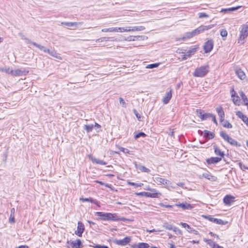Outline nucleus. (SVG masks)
I'll return each instance as SVG.
<instances>
[{"mask_svg":"<svg viewBox=\"0 0 248 248\" xmlns=\"http://www.w3.org/2000/svg\"><path fill=\"white\" fill-rule=\"evenodd\" d=\"M95 214L99 217H101V219L103 220H111V221H118V220H124L123 217H119L117 214H112L110 213H104L102 212H96Z\"/></svg>","mask_w":248,"mask_h":248,"instance_id":"f257e3e1","label":"nucleus"},{"mask_svg":"<svg viewBox=\"0 0 248 248\" xmlns=\"http://www.w3.org/2000/svg\"><path fill=\"white\" fill-rule=\"evenodd\" d=\"M209 69L208 65L201 66L195 69L193 75L195 77H203L208 73Z\"/></svg>","mask_w":248,"mask_h":248,"instance_id":"f03ea898","label":"nucleus"},{"mask_svg":"<svg viewBox=\"0 0 248 248\" xmlns=\"http://www.w3.org/2000/svg\"><path fill=\"white\" fill-rule=\"evenodd\" d=\"M248 36V25H243L242 26L240 31L239 38L238 41V43L240 44H244L245 42V39Z\"/></svg>","mask_w":248,"mask_h":248,"instance_id":"7ed1b4c3","label":"nucleus"},{"mask_svg":"<svg viewBox=\"0 0 248 248\" xmlns=\"http://www.w3.org/2000/svg\"><path fill=\"white\" fill-rule=\"evenodd\" d=\"M220 136L225 140L233 146H237L238 142L236 140L231 138L228 134L224 131L220 132Z\"/></svg>","mask_w":248,"mask_h":248,"instance_id":"20e7f679","label":"nucleus"},{"mask_svg":"<svg viewBox=\"0 0 248 248\" xmlns=\"http://www.w3.org/2000/svg\"><path fill=\"white\" fill-rule=\"evenodd\" d=\"M214 27L213 25H210L208 26H201L198 28L192 31L193 36L197 35L201 32H203L205 31L208 30Z\"/></svg>","mask_w":248,"mask_h":248,"instance_id":"39448f33","label":"nucleus"},{"mask_svg":"<svg viewBox=\"0 0 248 248\" xmlns=\"http://www.w3.org/2000/svg\"><path fill=\"white\" fill-rule=\"evenodd\" d=\"M22 39L25 40V42L27 44H31L37 47H38L40 50L43 51L44 52H46V48L45 46H42L40 45L37 44V43L32 42L31 40L25 37L24 36H22Z\"/></svg>","mask_w":248,"mask_h":248,"instance_id":"423d86ee","label":"nucleus"},{"mask_svg":"<svg viewBox=\"0 0 248 248\" xmlns=\"http://www.w3.org/2000/svg\"><path fill=\"white\" fill-rule=\"evenodd\" d=\"M196 113L197 116L200 118L202 120H205L212 116V114L210 113H204V111L201 109H197Z\"/></svg>","mask_w":248,"mask_h":248,"instance_id":"0eeeda50","label":"nucleus"},{"mask_svg":"<svg viewBox=\"0 0 248 248\" xmlns=\"http://www.w3.org/2000/svg\"><path fill=\"white\" fill-rule=\"evenodd\" d=\"M214 46V42L212 40H209L206 41L203 46V49L205 53L210 52L213 49Z\"/></svg>","mask_w":248,"mask_h":248,"instance_id":"6e6552de","label":"nucleus"},{"mask_svg":"<svg viewBox=\"0 0 248 248\" xmlns=\"http://www.w3.org/2000/svg\"><path fill=\"white\" fill-rule=\"evenodd\" d=\"M85 230L84 225L81 221L78 223L77 230L75 231V234L79 237L82 236Z\"/></svg>","mask_w":248,"mask_h":248,"instance_id":"1a4fd4ad","label":"nucleus"},{"mask_svg":"<svg viewBox=\"0 0 248 248\" xmlns=\"http://www.w3.org/2000/svg\"><path fill=\"white\" fill-rule=\"evenodd\" d=\"M198 47L196 46L191 47L184 55V59H186L190 57L191 55L194 54L197 51Z\"/></svg>","mask_w":248,"mask_h":248,"instance_id":"9d476101","label":"nucleus"},{"mask_svg":"<svg viewBox=\"0 0 248 248\" xmlns=\"http://www.w3.org/2000/svg\"><path fill=\"white\" fill-rule=\"evenodd\" d=\"M153 180L154 182L157 183L158 185H165L170 184V181L160 177H156L153 178Z\"/></svg>","mask_w":248,"mask_h":248,"instance_id":"9b49d317","label":"nucleus"},{"mask_svg":"<svg viewBox=\"0 0 248 248\" xmlns=\"http://www.w3.org/2000/svg\"><path fill=\"white\" fill-rule=\"evenodd\" d=\"M130 241V238L128 237H126L122 240H116L114 241V243L118 245L125 246Z\"/></svg>","mask_w":248,"mask_h":248,"instance_id":"f8f14e48","label":"nucleus"},{"mask_svg":"<svg viewBox=\"0 0 248 248\" xmlns=\"http://www.w3.org/2000/svg\"><path fill=\"white\" fill-rule=\"evenodd\" d=\"M234 197L231 195H226L223 198V202L226 205H230L234 202Z\"/></svg>","mask_w":248,"mask_h":248,"instance_id":"ddd939ff","label":"nucleus"},{"mask_svg":"<svg viewBox=\"0 0 248 248\" xmlns=\"http://www.w3.org/2000/svg\"><path fill=\"white\" fill-rule=\"evenodd\" d=\"M145 29V27L143 26H134L132 28V29H129V30H127V29H124V32H130V31H143Z\"/></svg>","mask_w":248,"mask_h":248,"instance_id":"4468645a","label":"nucleus"},{"mask_svg":"<svg viewBox=\"0 0 248 248\" xmlns=\"http://www.w3.org/2000/svg\"><path fill=\"white\" fill-rule=\"evenodd\" d=\"M148 189L149 190V189ZM150 190H151L153 192L151 193V192H145V193H144V196H145L146 197H150V198H158V194L161 195L160 193L156 192V190L155 189H150Z\"/></svg>","mask_w":248,"mask_h":248,"instance_id":"2eb2a0df","label":"nucleus"},{"mask_svg":"<svg viewBox=\"0 0 248 248\" xmlns=\"http://www.w3.org/2000/svg\"><path fill=\"white\" fill-rule=\"evenodd\" d=\"M203 241L207 243L212 248H224L223 247L219 246L216 244L214 241L211 239H203Z\"/></svg>","mask_w":248,"mask_h":248,"instance_id":"dca6fc26","label":"nucleus"},{"mask_svg":"<svg viewBox=\"0 0 248 248\" xmlns=\"http://www.w3.org/2000/svg\"><path fill=\"white\" fill-rule=\"evenodd\" d=\"M175 205L182 208L183 210H191L193 208V206L191 204L187 202L176 204Z\"/></svg>","mask_w":248,"mask_h":248,"instance_id":"f3484780","label":"nucleus"},{"mask_svg":"<svg viewBox=\"0 0 248 248\" xmlns=\"http://www.w3.org/2000/svg\"><path fill=\"white\" fill-rule=\"evenodd\" d=\"M221 160V158L219 157H212L206 159V162L208 164H216Z\"/></svg>","mask_w":248,"mask_h":248,"instance_id":"a211bd4d","label":"nucleus"},{"mask_svg":"<svg viewBox=\"0 0 248 248\" xmlns=\"http://www.w3.org/2000/svg\"><path fill=\"white\" fill-rule=\"evenodd\" d=\"M200 132L201 133V134L203 133V132L199 130V132ZM203 136L206 140L212 139L215 137V134L213 132H211L209 131L205 130L203 131Z\"/></svg>","mask_w":248,"mask_h":248,"instance_id":"6ab92c4d","label":"nucleus"},{"mask_svg":"<svg viewBox=\"0 0 248 248\" xmlns=\"http://www.w3.org/2000/svg\"><path fill=\"white\" fill-rule=\"evenodd\" d=\"M216 109L219 117L220 121H222L225 117V113L222 108L221 106H219Z\"/></svg>","mask_w":248,"mask_h":248,"instance_id":"aec40b11","label":"nucleus"},{"mask_svg":"<svg viewBox=\"0 0 248 248\" xmlns=\"http://www.w3.org/2000/svg\"><path fill=\"white\" fill-rule=\"evenodd\" d=\"M26 71H21V70L18 69L15 70H11L10 72L9 73L12 75L14 76H21L22 75H25L26 74Z\"/></svg>","mask_w":248,"mask_h":248,"instance_id":"412c9836","label":"nucleus"},{"mask_svg":"<svg viewBox=\"0 0 248 248\" xmlns=\"http://www.w3.org/2000/svg\"><path fill=\"white\" fill-rule=\"evenodd\" d=\"M172 97L171 91L167 92L163 98V102L164 104H167L169 103V101Z\"/></svg>","mask_w":248,"mask_h":248,"instance_id":"4be33fe9","label":"nucleus"},{"mask_svg":"<svg viewBox=\"0 0 248 248\" xmlns=\"http://www.w3.org/2000/svg\"><path fill=\"white\" fill-rule=\"evenodd\" d=\"M71 244L73 248H80L82 247L81 241L78 239L71 242Z\"/></svg>","mask_w":248,"mask_h":248,"instance_id":"5701e85b","label":"nucleus"},{"mask_svg":"<svg viewBox=\"0 0 248 248\" xmlns=\"http://www.w3.org/2000/svg\"><path fill=\"white\" fill-rule=\"evenodd\" d=\"M83 23L82 22H62V24L66 25L68 27H78L79 25Z\"/></svg>","mask_w":248,"mask_h":248,"instance_id":"b1692460","label":"nucleus"},{"mask_svg":"<svg viewBox=\"0 0 248 248\" xmlns=\"http://www.w3.org/2000/svg\"><path fill=\"white\" fill-rule=\"evenodd\" d=\"M208 219L210 221L214 222L217 224H221V225H224L225 224L224 223V221L220 219H217L216 218L212 217L210 216L208 217Z\"/></svg>","mask_w":248,"mask_h":248,"instance_id":"393cba45","label":"nucleus"},{"mask_svg":"<svg viewBox=\"0 0 248 248\" xmlns=\"http://www.w3.org/2000/svg\"><path fill=\"white\" fill-rule=\"evenodd\" d=\"M235 73L237 75L238 77L241 80L244 79L246 77L245 73L240 69L236 70L235 71Z\"/></svg>","mask_w":248,"mask_h":248,"instance_id":"a878e982","label":"nucleus"},{"mask_svg":"<svg viewBox=\"0 0 248 248\" xmlns=\"http://www.w3.org/2000/svg\"><path fill=\"white\" fill-rule=\"evenodd\" d=\"M136 167L137 169H138L142 172L147 173H149L150 172V170L149 169L146 168L144 166L141 165H136Z\"/></svg>","mask_w":248,"mask_h":248,"instance_id":"bb28decb","label":"nucleus"},{"mask_svg":"<svg viewBox=\"0 0 248 248\" xmlns=\"http://www.w3.org/2000/svg\"><path fill=\"white\" fill-rule=\"evenodd\" d=\"M202 177H203L204 178H205L208 180H211L213 181H214L216 180V177L215 176L212 175L211 174H210L209 172L203 173L202 174Z\"/></svg>","mask_w":248,"mask_h":248,"instance_id":"cd10ccee","label":"nucleus"},{"mask_svg":"<svg viewBox=\"0 0 248 248\" xmlns=\"http://www.w3.org/2000/svg\"><path fill=\"white\" fill-rule=\"evenodd\" d=\"M124 27H111L109 28V32H118L119 31L123 32L124 31Z\"/></svg>","mask_w":248,"mask_h":248,"instance_id":"c85d7f7f","label":"nucleus"},{"mask_svg":"<svg viewBox=\"0 0 248 248\" xmlns=\"http://www.w3.org/2000/svg\"><path fill=\"white\" fill-rule=\"evenodd\" d=\"M220 121L222 123V125L223 127L227 128H232V125L229 122V121L225 120L224 118L222 121Z\"/></svg>","mask_w":248,"mask_h":248,"instance_id":"c756f323","label":"nucleus"},{"mask_svg":"<svg viewBox=\"0 0 248 248\" xmlns=\"http://www.w3.org/2000/svg\"><path fill=\"white\" fill-rule=\"evenodd\" d=\"M214 149L215 150V154L220 156L219 157H223L224 156V154L223 152H222L217 146H214Z\"/></svg>","mask_w":248,"mask_h":248,"instance_id":"7c9ffc66","label":"nucleus"},{"mask_svg":"<svg viewBox=\"0 0 248 248\" xmlns=\"http://www.w3.org/2000/svg\"><path fill=\"white\" fill-rule=\"evenodd\" d=\"M183 227L185 228H186L187 231L190 232H197V231H196L195 230H194L193 228H191L190 226L187 224V223H183V222H181L180 224Z\"/></svg>","mask_w":248,"mask_h":248,"instance_id":"2f4dec72","label":"nucleus"},{"mask_svg":"<svg viewBox=\"0 0 248 248\" xmlns=\"http://www.w3.org/2000/svg\"><path fill=\"white\" fill-rule=\"evenodd\" d=\"M110 38H111L110 37H101V38L96 39L95 40V42H103L104 41H117V39L110 40Z\"/></svg>","mask_w":248,"mask_h":248,"instance_id":"473e14b6","label":"nucleus"},{"mask_svg":"<svg viewBox=\"0 0 248 248\" xmlns=\"http://www.w3.org/2000/svg\"><path fill=\"white\" fill-rule=\"evenodd\" d=\"M94 128L93 124H85L83 126V129L86 130L87 133H90L92 131Z\"/></svg>","mask_w":248,"mask_h":248,"instance_id":"72a5a7b5","label":"nucleus"},{"mask_svg":"<svg viewBox=\"0 0 248 248\" xmlns=\"http://www.w3.org/2000/svg\"><path fill=\"white\" fill-rule=\"evenodd\" d=\"M92 161L93 163H95L98 164H100L102 165H106L107 164V163L104 162V161L100 160L99 159H97L95 157H92Z\"/></svg>","mask_w":248,"mask_h":248,"instance_id":"f704fd0d","label":"nucleus"},{"mask_svg":"<svg viewBox=\"0 0 248 248\" xmlns=\"http://www.w3.org/2000/svg\"><path fill=\"white\" fill-rule=\"evenodd\" d=\"M15 213V209L14 208H13L11 210V215L9 218V222L10 223H15V217H14V214Z\"/></svg>","mask_w":248,"mask_h":248,"instance_id":"c9c22d12","label":"nucleus"},{"mask_svg":"<svg viewBox=\"0 0 248 248\" xmlns=\"http://www.w3.org/2000/svg\"><path fill=\"white\" fill-rule=\"evenodd\" d=\"M194 36L192 34V31L186 32L183 37L182 40H185L186 39H189L193 37Z\"/></svg>","mask_w":248,"mask_h":248,"instance_id":"e433bc0d","label":"nucleus"},{"mask_svg":"<svg viewBox=\"0 0 248 248\" xmlns=\"http://www.w3.org/2000/svg\"><path fill=\"white\" fill-rule=\"evenodd\" d=\"M240 96H241L243 101H244L245 104L248 105V99L247 96H246V95L245 94V93L243 92H241L240 93Z\"/></svg>","mask_w":248,"mask_h":248,"instance_id":"4c0bfd02","label":"nucleus"},{"mask_svg":"<svg viewBox=\"0 0 248 248\" xmlns=\"http://www.w3.org/2000/svg\"><path fill=\"white\" fill-rule=\"evenodd\" d=\"M50 55H51V56L54 57H55L56 58H57L58 59H60V60L62 59V58H61V56L59 55V54H58L56 52V51H55V50H52L51 51Z\"/></svg>","mask_w":248,"mask_h":248,"instance_id":"58836bf2","label":"nucleus"},{"mask_svg":"<svg viewBox=\"0 0 248 248\" xmlns=\"http://www.w3.org/2000/svg\"><path fill=\"white\" fill-rule=\"evenodd\" d=\"M137 248H148L149 247V244L145 243H140L138 244V245L137 246Z\"/></svg>","mask_w":248,"mask_h":248,"instance_id":"ea45409f","label":"nucleus"},{"mask_svg":"<svg viewBox=\"0 0 248 248\" xmlns=\"http://www.w3.org/2000/svg\"><path fill=\"white\" fill-rule=\"evenodd\" d=\"M159 65V63H155L153 64H150L146 66V68L147 69H153L157 67Z\"/></svg>","mask_w":248,"mask_h":248,"instance_id":"a19ab883","label":"nucleus"},{"mask_svg":"<svg viewBox=\"0 0 248 248\" xmlns=\"http://www.w3.org/2000/svg\"><path fill=\"white\" fill-rule=\"evenodd\" d=\"M79 200L82 202H93L95 203H96V202H94L92 198H80L79 199Z\"/></svg>","mask_w":248,"mask_h":248,"instance_id":"79ce46f5","label":"nucleus"},{"mask_svg":"<svg viewBox=\"0 0 248 248\" xmlns=\"http://www.w3.org/2000/svg\"><path fill=\"white\" fill-rule=\"evenodd\" d=\"M163 227L165 229L169 230H173V229L174 228V227L172 226V225L168 223H164V224L163 225Z\"/></svg>","mask_w":248,"mask_h":248,"instance_id":"37998d69","label":"nucleus"},{"mask_svg":"<svg viewBox=\"0 0 248 248\" xmlns=\"http://www.w3.org/2000/svg\"><path fill=\"white\" fill-rule=\"evenodd\" d=\"M146 135L143 132H140L134 136V138L135 139H138L140 137H145Z\"/></svg>","mask_w":248,"mask_h":248,"instance_id":"c03bdc74","label":"nucleus"},{"mask_svg":"<svg viewBox=\"0 0 248 248\" xmlns=\"http://www.w3.org/2000/svg\"><path fill=\"white\" fill-rule=\"evenodd\" d=\"M128 184L131 186H134L136 187H141L143 185L142 183L137 184L133 182H129Z\"/></svg>","mask_w":248,"mask_h":248,"instance_id":"a18cd8bd","label":"nucleus"},{"mask_svg":"<svg viewBox=\"0 0 248 248\" xmlns=\"http://www.w3.org/2000/svg\"><path fill=\"white\" fill-rule=\"evenodd\" d=\"M172 231L174 232H175L177 234H180V235L182 234V231L176 227H174Z\"/></svg>","mask_w":248,"mask_h":248,"instance_id":"49530a36","label":"nucleus"},{"mask_svg":"<svg viewBox=\"0 0 248 248\" xmlns=\"http://www.w3.org/2000/svg\"><path fill=\"white\" fill-rule=\"evenodd\" d=\"M238 165L241 170H248V167H246L241 162H239Z\"/></svg>","mask_w":248,"mask_h":248,"instance_id":"de8ad7c7","label":"nucleus"},{"mask_svg":"<svg viewBox=\"0 0 248 248\" xmlns=\"http://www.w3.org/2000/svg\"><path fill=\"white\" fill-rule=\"evenodd\" d=\"M232 101L234 104L235 105H238L239 101L238 100L239 97L238 95H236V96L232 97Z\"/></svg>","mask_w":248,"mask_h":248,"instance_id":"09e8293b","label":"nucleus"},{"mask_svg":"<svg viewBox=\"0 0 248 248\" xmlns=\"http://www.w3.org/2000/svg\"><path fill=\"white\" fill-rule=\"evenodd\" d=\"M228 32L226 30H222L220 31V35L222 37H225L227 36Z\"/></svg>","mask_w":248,"mask_h":248,"instance_id":"8fccbe9b","label":"nucleus"},{"mask_svg":"<svg viewBox=\"0 0 248 248\" xmlns=\"http://www.w3.org/2000/svg\"><path fill=\"white\" fill-rule=\"evenodd\" d=\"M119 101H120V103L121 104L123 108H125L126 107V104H125V102L124 101V100L122 97H120L119 98Z\"/></svg>","mask_w":248,"mask_h":248,"instance_id":"3c124183","label":"nucleus"},{"mask_svg":"<svg viewBox=\"0 0 248 248\" xmlns=\"http://www.w3.org/2000/svg\"><path fill=\"white\" fill-rule=\"evenodd\" d=\"M134 38H136V40H143L145 37L143 35L134 36Z\"/></svg>","mask_w":248,"mask_h":248,"instance_id":"603ef678","label":"nucleus"},{"mask_svg":"<svg viewBox=\"0 0 248 248\" xmlns=\"http://www.w3.org/2000/svg\"><path fill=\"white\" fill-rule=\"evenodd\" d=\"M236 115L238 116V117L242 119L244 118V117L245 116L243 114V113L240 111H238L236 113Z\"/></svg>","mask_w":248,"mask_h":248,"instance_id":"864d4df0","label":"nucleus"},{"mask_svg":"<svg viewBox=\"0 0 248 248\" xmlns=\"http://www.w3.org/2000/svg\"><path fill=\"white\" fill-rule=\"evenodd\" d=\"M236 115L238 116V117L242 119L244 118V117L245 116L243 114V113L240 111H238L236 113Z\"/></svg>","mask_w":248,"mask_h":248,"instance_id":"5fc2aeb1","label":"nucleus"},{"mask_svg":"<svg viewBox=\"0 0 248 248\" xmlns=\"http://www.w3.org/2000/svg\"><path fill=\"white\" fill-rule=\"evenodd\" d=\"M209 16L204 13H199V17L202 18V17H208Z\"/></svg>","mask_w":248,"mask_h":248,"instance_id":"6e6d98bb","label":"nucleus"},{"mask_svg":"<svg viewBox=\"0 0 248 248\" xmlns=\"http://www.w3.org/2000/svg\"><path fill=\"white\" fill-rule=\"evenodd\" d=\"M243 122L247 125L248 127V117L247 116H245L244 118L241 119Z\"/></svg>","mask_w":248,"mask_h":248,"instance_id":"4d7b16f0","label":"nucleus"},{"mask_svg":"<svg viewBox=\"0 0 248 248\" xmlns=\"http://www.w3.org/2000/svg\"><path fill=\"white\" fill-rule=\"evenodd\" d=\"M125 40L127 41H134L136 40V38H134L133 36H130L127 38L125 39Z\"/></svg>","mask_w":248,"mask_h":248,"instance_id":"13d9d810","label":"nucleus"},{"mask_svg":"<svg viewBox=\"0 0 248 248\" xmlns=\"http://www.w3.org/2000/svg\"><path fill=\"white\" fill-rule=\"evenodd\" d=\"M133 112H134V114H135L136 117L138 119V120L139 121H141V120H140V118H141L140 117V115L138 113L136 109H134L133 110Z\"/></svg>","mask_w":248,"mask_h":248,"instance_id":"bf43d9fd","label":"nucleus"},{"mask_svg":"<svg viewBox=\"0 0 248 248\" xmlns=\"http://www.w3.org/2000/svg\"><path fill=\"white\" fill-rule=\"evenodd\" d=\"M241 7V6H237V7H231V8H230V11L231 12H232V11H236L238 9H239V8H240Z\"/></svg>","mask_w":248,"mask_h":248,"instance_id":"052dcab7","label":"nucleus"},{"mask_svg":"<svg viewBox=\"0 0 248 248\" xmlns=\"http://www.w3.org/2000/svg\"><path fill=\"white\" fill-rule=\"evenodd\" d=\"M120 150L124 152V153H129V150L127 149L123 148V147H119Z\"/></svg>","mask_w":248,"mask_h":248,"instance_id":"680f3d73","label":"nucleus"},{"mask_svg":"<svg viewBox=\"0 0 248 248\" xmlns=\"http://www.w3.org/2000/svg\"><path fill=\"white\" fill-rule=\"evenodd\" d=\"M94 247V248H108V247L107 246H101L100 245H96Z\"/></svg>","mask_w":248,"mask_h":248,"instance_id":"e2e57ef3","label":"nucleus"},{"mask_svg":"<svg viewBox=\"0 0 248 248\" xmlns=\"http://www.w3.org/2000/svg\"><path fill=\"white\" fill-rule=\"evenodd\" d=\"M231 96L232 97H235L236 96V92L234 91L233 88L232 89V90H231Z\"/></svg>","mask_w":248,"mask_h":248,"instance_id":"0e129e2a","label":"nucleus"},{"mask_svg":"<svg viewBox=\"0 0 248 248\" xmlns=\"http://www.w3.org/2000/svg\"><path fill=\"white\" fill-rule=\"evenodd\" d=\"M211 118H212V121L214 122V123L216 124H217V121L216 120L215 115H214V114H212V116H211Z\"/></svg>","mask_w":248,"mask_h":248,"instance_id":"69168bd1","label":"nucleus"},{"mask_svg":"<svg viewBox=\"0 0 248 248\" xmlns=\"http://www.w3.org/2000/svg\"><path fill=\"white\" fill-rule=\"evenodd\" d=\"M230 8H226V9H222L221 10V11L220 12H225V13H228V12H230L231 11H230Z\"/></svg>","mask_w":248,"mask_h":248,"instance_id":"338daca9","label":"nucleus"},{"mask_svg":"<svg viewBox=\"0 0 248 248\" xmlns=\"http://www.w3.org/2000/svg\"><path fill=\"white\" fill-rule=\"evenodd\" d=\"M94 127L96 128H100L101 127V125L97 124V123H95L93 125Z\"/></svg>","mask_w":248,"mask_h":248,"instance_id":"774afa93","label":"nucleus"}]
</instances>
